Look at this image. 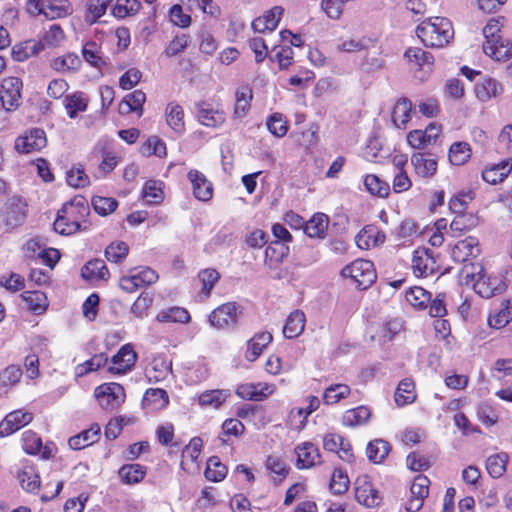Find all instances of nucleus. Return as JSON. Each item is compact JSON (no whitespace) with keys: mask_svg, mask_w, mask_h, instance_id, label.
<instances>
[{"mask_svg":"<svg viewBox=\"0 0 512 512\" xmlns=\"http://www.w3.org/2000/svg\"><path fill=\"white\" fill-rule=\"evenodd\" d=\"M404 58L416 79L424 81L432 72L434 58L431 53L418 47H411L405 51Z\"/></svg>","mask_w":512,"mask_h":512,"instance_id":"5","label":"nucleus"},{"mask_svg":"<svg viewBox=\"0 0 512 512\" xmlns=\"http://www.w3.org/2000/svg\"><path fill=\"white\" fill-rule=\"evenodd\" d=\"M484 53L496 61H505L512 57V43L509 40H499V42H484Z\"/></svg>","mask_w":512,"mask_h":512,"instance_id":"34","label":"nucleus"},{"mask_svg":"<svg viewBox=\"0 0 512 512\" xmlns=\"http://www.w3.org/2000/svg\"><path fill=\"white\" fill-rule=\"evenodd\" d=\"M289 253V248L285 244L274 241L271 242L265 250L264 263L269 269L276 267Z\"/></svg>","mask_w":512,"mask_h":512,"instance_id":"37","label":"nucleus"},{"mask_svg":"<svg viewBox=\"0 0 512 512\" xmlns=\"http://www.w3.org/2000/svg\"><path fill=\"white\" fill-rule=\"evenodd\" d=\"M231 396L227 389H215L202 392L198 396V404L203 408L217 409Z\"/></svg>","mask_w":512,"mask_h":512,"instance_id":"31","label":"nucleus"},{"mask_svg":"<svg viewBox=\"0 0 512 512\" xmlns=\"http://www.w3.org/2000/svg\"><path fill=\"white\" fill-rule=\"evenodd\" d=\"M81 275L84 279L92 283H96L99 281H107L110 273L103 260L93 259L83 266L81 269Z\"/></svg>","mask_w":512,"mask_h":512,"instance_id":"24","label":"nucleus"},{"mask_svg":"<svg viewBox=\"0 0 512 512\" xmlns=\"http://www.w3.org/2000/svg\"><path fill=\"white\" fill-rule=\"evenodd\" d=\"M18 479L24 490L35 492L40 487V479L32 467H25L18 473Z\"/></svg>","mask_w":512,"mask_h":512,"instance_id":"59","label":"nucleus"},{"mask_svg":"<svg viewBox=\"0 0 512 512\" xmlns=\"http://www.w3.org/2000/svg\"><path fill=\"white\" fill-rule=\"evenodd\" d=\"M28 308L36 314H40L48 307L46 296L40 291H26L22 294Z\"/></svg>","mask_w":512,"mask_h":512,"instance_id":"53","label":"nucleus"},{"mask_svg":"<svg viewBox=\"0 0 512 512\" xmlns=\"http://www.w3.org/2000/svg\"><path fill=\"white\" fill-rule=\"evenodd\" d=\"M275 390L274 385L258 382L243 383L236 389V395L244 400L262 401Z\"/></svg>","mask_w":512,"mask_h":512,"instance_id":"18","label":"nucleus"},{"mask_svg":"<svg viewBox=\"0 0 512 512\" xmlns=\"http://www.w3.org/2000/svg\"><path fill=\"white\" fill-rule=\"evenodd\" d=\"M81 59L75 53H67L63 56L57 57L52 60L53 69L66 72V71H76L81 66Z\"/></svg>","mask_w":512,"mask_h":512,"instance_id":"49","label":"nucleus"},{"mask_svg":"<svg viewBox=\"0 0 512 512\" xmlns=\"http://www.w3.org/2000/svg\"><path fill=\"white\" fill-rule=\"evenodd\" d=\"M163 183L156 180H149L145 183L142 190V197L149 204H159L164 198Z\"/></svg>","mask_w":512,"mask_h":512,"instance_id":"52","label":"nucleus"},{"mask_svg":"<svg viewBox=\"0 0 512 512\" xmlns=\"http://www.w3.org/2000/svg\"><path fill=\"white\" fill-rule=\"evenodd\" d=\"M411 111L412 103L408 99L398 100L392 111L393 124L399 129L405 128L410 120Z\"/></svg>","mask_w":512,"mask_h":512,"instance_id":"39","label":"nucleus"},{"mask_svg":"<svg viewBox=\"0 0 512 512\" xmlns=\"http://www.w3.org/2000/svg\"><path fill=\"white\" fill-rule=\"evenodd\" d=\"M82 55L85 61L91 66L101 68L106 65V61L100 55V50L95 42H88L83 46Z\"/></svg>","mask_w":512,"mask_h":512,"instance_id":"63","label":"nucleus"},{"mask_svg":"<svg viewBox=\"0 0 512 512\" xmlns=\"http://www.w3.org/2000/svg\"><path fill=\"white\" fill-rule=\"evenodd\" d=\"M355 498L365 507L373 508L381 503L382 497L367 475H361L354 482Z\"/></svg>","mask_w":512,"mask_h":512,"instance_id":"9","label":"nucleus"},{"mask_svg":"<svg viewBox=\"0 0 512 512\" xmlns=\"http://www.w3.org/2000/svg\"><path fill=\"white\" fill-rule=\"evenodd\" d=\"M22 81L17 77H8L2 81L0 100L6 110H13L19 105Z\"/></svg>","mask_w":512,"mask_h":512,"instance_id":"13","label":"nucleus"},{"mask_svg":"<svg viewBox=\"0 0 512 512\" xmlns=\"http://www.w3.org/2000/svg\"><path fill=\"white\" fill-rule=\"evenodd\" d=\"M472 150L467 142H454L449 149V161L451 164L460 166L465 164L471 157Z\"/></svg>","mask_w":512,"mask_h":512,"instance_id":"43","label":"nucleus"},{"mask_svg":"<svg viewBox=\"0 0 512 512\" xmlns=\"http://www.w3.org/2000/svg\"><path fill=\"white\" fill-rule=\"evenodd\" d=\"M195 115L201 125L209 128L221 127L226 119L223 111L214 109L211 104L204 101L195 103Z\"/></svg>","mask_w":512,"mask_h":512,"instance_id":"14","label":"nucleus"},{"mask_svg":"<svg viewBox=\"0 0 512 512\" xmlns=\"http://www.w3.org/2000/svg\"><path fill=\"white\" fill-rule=\"evenodd\" d=\"M240 306L235 302H227L215 308L208 316L210 325L216 329H225L237 324L240 317Z\"/></svg>","mask_w":512,"mask_h":512,"instance_id":"8","label":"nucleus"},{"mask_svg":"<svg viewBox=\"0 0 512 512\" xmlns=\"http://www.w3.org/2000/svg\"><path fill=\"white\" fill-rule=\"evenodd\" d=\"M283 9L275 6L267 11L263 16L257 17L252 21V28L257 33H266L274 31L282 17Z\"/></svg>","mask_w":512,"mask_h":512,"instance_id":"22","label":"nucleus"},{"mask_svg":"<svg viewBox=\"0 0 512 512\" xmlns=\"http://www.w3.org/2000/svg\"><path fill=\"white\" fill-rule=\"evenodd\" d=\"M508 459V454L504 452L489 456L486 460V469L489 475L493 478H500L506 472Z\"/></svg>","mask_w":512,"mask_h":512,"instance_id":"45","label":"nucleus"},{"mask_svg":"<svg viewBox=\"0 0 512 512\" xmlns=\"http://www.w3.org/2000/svg\"><path fill=\"white\" fill-rule=\"evenodd\" d=\"M297 456L296 467L309 469L321 463V455L318 447L311 442H303L295 447Z\"/></svg>","mask_w":512,"mask_h":512,"instance_id":"17","label":"nucleus"},{"mask_svg":"<svg viewBox=\"0 0 512 512\" xmlns=\"http://www.w3.org/2000/svg\"><path fill=\"white\" fill-rule=\"evenodd\" d=\"M188 179L192 184L193 195L200 201H208L212 198L213 187L205 175L198 170H190Z\"/></svg>","mask_w":512,"mask_h":512,"instance_id":"21","label":"nucleus"},{"mask_svg":"<svg viewBox=\"0 0 512 512\" xmlns=\"http://www.w3.org/2000/svg\"><path fill=\"white\" fill-rule=\"evenodd\" d=\"M24 205L17 199H11L6 203L2 210V221L8 227H15L19 225L25 218Z\"/></svg>","mask_w":512,"mask_h":512,"instance_id":"27","label":"nucleus"},{"mask_svg":"<svg viewBox=\"0 0 512 512\" xmlns=\"http://www.w3.org/2000/svg\"><path fill=\"white\" fill-rule=\"evenodd\" d=\"M165 117L168 126L178 135L185 132L184 110L176 102H169L165 108Z\"/></svg>","mask_w":512,"mask_h":512,"instance_id":"29","label":"nucleus"},{"mask_svg":"<svg viewBox=\"0 0 512 512\" xmlns=\"http://www.w3.org/2000/svg\"><path fill=\"white\" fill-rule=\"evenodd\" d=\"M385 239L383 231L375 226H366L356 235L355 242L360 249H370L382 245Z\"/></svg>","mask_w":512,"mask_h":512,"instance_id":"23","label":"nucleus"},{"mask_svg":"<svg viewBox=\"0 0 512 512\" xmlns=\"http://www.w3.org/2000/svg\"><path fill=\"white\" fill-rule=\"evenodd\" d=\"M26 8L33 16L43 15L50 20L62 18L71 13L68 0H27Z\"/></svg>","mask_w":512,"mask_h":512,"instance_id":"4","label":"nucleus"},{"mask_svg":"<svg viewBox=\"0 0 512 512\" xmlns=\"http://www.w3.org/2000/svg\"><path fill=\"white\" fill-rule=\"evenodd\" d=\"M411 165L414 169V173L424 179L433 177L438 168V162L436 158L429 154L416 152L411 156Z\"/></svg>","mask_w":512,"mask_h":512,"instance_id":"19","label":"nucleus"},{"mask_svg":"<svg viewBox=\"0 0 512 512\" xmlns=\"http://www.w3.org/2000/svg\"><path fill=\"white\" fill-rule=\"evenodd\" d=\"M351 389L343 383L331 384L323 393V401L327 405H333L350 395Z\"/></svg>","mask_w":512,"mask_h":512,"instance_id":"47","label":"nucleus"},{"mask_svg":"<svg viewBox=\"0 0 512 512\" xmlns=\"http://www.w3.org/2000/svg\"><path fill=\"white\" fill-rule=\"evenodd\" d=\"M137 360V354L131 344L123 345L119 351L112 357V366L109 372L114 374H125L132 369Z\"/></svg>","mask_w":512,"mask_h":512,"instance_id":"16","label":"nucleus"},{"mask_svg":"<svg viewBox=\"0 0 512 512\" xmlns=\"http://www.w3.org/2000/svg\"><path fill=\"white\" fill-rule=\"evenodd\" d=\"M266 468L272 474L276 475L278 478L274 477V482L279 484L282 480L287 476L289 467L287 466L284 459L277 455H270L266 460Z\"/></svg>","mask_w":512,"mask_h":512,"instance_id":"51","label":"nucleus"},{"mask_svg":"<svg viewBox=\"0 0 512 512\" xmlns=\"http://www.w3.org/2000/svg\"><path fill=\"white\" fill-rule=\"evenodd\" d=\"M47 144L46 133L41 128H31L15 140V149L22 154L38 152Z\"/></svg>","mask_w":512,"mask_h":512,"instance_id":"10","label":"nucleus"},{"mask_svg":"<svg viewBox=\"0 0 512 512\" xmlns=\"http://www.w3.org/2000/svg\"><path fill=\"white\" fill-rule=\"evenodd\" d=\"M329 218L324 213H316L304 224V232L310 238L323 239L328 229Z\"/></svg>","mask_w":512,"mask_h":512,"instance_id":"30","label":"nucleus"},{"mask_svg":"<svg viewBox=\"0 0 512 512\" xmlns=\"http://www.w3.org/2000/svg\"><path fill=\"white\" fill-rule=\"evenodd\" d=\"M267 129L276 137H284L288 131V125L281 113H273L266 122Z\"/></svg>","mask_w":512,"mask_h":512,"instance_id":"64","label":"nucleus"},{"mask_svg":"<svg viewBox=\"0 0 512 512\" xmlns=\"http://www.w3.org/2000/svg\"><path fill=\"white\" fill-rule=\"evenodd\" d=\"M512 320V306L509 301L502 303V307L495 313L489 316L488 323L490 327L500 329L505 327Z\"/></svg>","mask_w":512,"mask_h":512,"instance_id":"55","label":"nucleus"},{"mask_svg":"<svg viewBox=\"0 0 512 512\" xmlns=\"http://www.w3.org/2000/svg\"><path fill=\"white\" fill-rule=\"evenodd\" d=\"M129 246L123 242H113L107 246L105 250V257L109 262L120 263L128 255Z\"/></svg>","mask_w":512,"mask_h":512,"instance_id":"62","label":"nucleus"},{"mask_svg":"<svg viewBox=\"0 0 512 512\" xmlns=\"http://www.w3.org/2000/svg\"><path fill=\"white\" fill-rule=\"evenodd\" d=\"M141 8L138 0H117L112 13L115 17L125 18L136 14Z\"/></svg>","mask_w":512,"mask_h":512,"instance_id":"60","label":"nucleus"},{"mask_svg":"<svg viewBox=\"0 0 512 512\" xmlns=\"http://www.w3.org/2000/svg\"><path fill=\"white\" fill-rule=\"evenodd\" d=\"M479 254L478 239L471 236L457 242L452 249V258L459 263L476 258Z\"/></svg>","mask_w":512,"mask_h":512,"instance_id":"20","label":"nucleus"},{"mask_svg":"<svg viewBox=\"0 0 512 512\" xmlns=\"http://www.w3.org/2000/svg\"><path fill=\"white\" fill-rule=\"evenodd\" d=\"M204 475L207 480L212 482L222 481L227 475V468L220 462L216 456L211 457L207 462Z\"/></svg>","mask_w":512,"mask_h":512,"instance_id":"54","label":"nucleus"},{"mask_svg":"<svg viewBox=\"0 0 512 512\" xmlns=\"http://www.w3.org/2000/svg\"><path fill=\"white\" fill-rule=\"evenodd\" d=\"M341 274L343 277L350 278L358 288L363 290L370 287L377 278L373 263L364 259H357L345 266Z\"/></svg>","mask_w":512,"mask_h":512,"instance_id":"3","label":"nucleus"},{"mask_svg":"<svg viewBox=\"0 0 512 512\" xmlns=\"http://www.w3.org/2000/svg\"><path fill=\"white\" fill-rule=\"evenodd\" d=\"M504 289L505 284L498 276L488 275L486 271L481 268L478 272V278L474 283V290L477 294L488 299L502 293Z\"/></svg>","mask_w":512,"mask_h":512,"instance_id":"12","label":"nucleus"},{"mask_svg":"<svg viewBox=\"0 0 512 512\" xmlns=\"http://www.w3.org/2000/svg\"><path fill=\"white\" fill-rule=\"evenodd\" d=\"M395 403L399 407L411 404L416 399L415 384L412 379L405 378L398 384L394 395Z\"/></svg>","mask_w":512,"mask_h":512,"instance_id":"35","label":"nucleus"},{"mask_svg":"<svg viewBox=\"0 0 512 512\" xmlns=\"http://www.w3.org/2000/svg\"><path fill=\"white\" fill-rule=\"evenodd\" d=\"M95 397L99 405L106 411H113L125 401L124 388L115 382L104 383L95 389Z\"/></svg>","mask_w":512,"mask_h":512,"instance_id":"7","label":"nucleus"},{"mask_svg":"<svg viewBox=\"0 0 512 512\" xmlns=\"http://www.w3.org/2000/svg\"><path fill=\"white\" fill-rule=\"evenodd\" d=\"M512 170V160L506 159L500 163L485 169L482 172V178L489 184H497L502 182Z\"/></svg>","mask_w":512,"mask_h":512,"instance_id":"33","label":"nucleus"},{"mask_svg":"<svg viewBox=\"0 0 512 512\" xmlns=\"http://www.w3.org/2000/svg\"><path fill=\"white\" fill-rule=\"evenodd\" d=\"M146 101V94L142 90H135L132 93L127 94L119 104V113L127 115L132 112L142 116L143 105Z\"/></svg>","mask_w":512,"mask_h":512,"instance_id":"26","label":"nucleus"},{"mask_svg":"<svg viewBox=\"0 0 512 512\" xmlns=\"http://www.w3.org/2000/svg\"><path fill=\"white\" fill-rule=\"evenodd\" d=\"M416 34L425 46L442 48L453 39L454 30L449 19L430 17L417 26Z\"/></svg>","mask_w":512,"mask_h":512,"instance_id":"2","label":"nucleus"},{"mask_svg":"<svg viewBox=\"0 0 512 512\" xmlns=\"http://www.w3.org/2000/svg\"><path fill=\"white\" fill-rule=\"evenodd\" d=\"M156 320L161 323H187L190 315L186 309L176 306L161 310Z\"/></svg>","mask_w":512,"mask_h":512,"instance_id":"41","label":"nucleus"},{"mask_svg":"<svg viewBox=\"0 0 512 512\" xmlns=\"http://www.w3.org/2000/svg\"><path fill=\"white\" fill-rule=\"evenodd\" d=\"M159 276L149 267L134 268L131 274L120 278L119 286L127 293H134L140 288L154 284Z\"/></svg>","mask_w":512,"mask_h":512,"instance_id":"6","label":"nucleus"},{"mask_svg":"<svg viewBox=\"0 0 512 512\" xmlns=\"http://www.w3.org/2000/svg\"><path fill=\"white\" fill-rule=\"evenodd\" d=\"M89 213V206L84 199H74L65 203L58 211L54 221L55 232L61 235H71L77 231L86 230V217Z\"/></svg>","mask_w":512,"mask_h":512,"instance_id":"1","label":"nucleus"},{"mask_svg":"<svg viewBox=\"0 0 512 512\" xmlns=\"http://www.w3.org/2000/svg\"><path fill=\"white\" fill-rule=\"evenodd\" d=\"M64 104L68 116L73 119L87 109L88 99L83 92H75L65 97Z\"/></svg>","mask_w":512,"mask_h":512,"instance_id":"40","label":"nucleus"},{"mask_svg":"<svg viewBox=\"0 0 512 512\" xmlns=\"http://www.w3.org/2000/svg\"><path fill=\"white\" fill-rule=\"evenodd\" d=\"M118 473L124 483L132 485L137 484L144 479L146 469L140 464H126L119 469Z\"/></svg>","mask_w":512,"mask_h":512,"instance_id":"42","label":"nucleus"},{"mask_svg":"<svg viewBox=\"0 0 512 512\" xmlns=\"http://www.w3.org/2000/svg\"><path fill=\"white\" fill-rule=\"evenodd\" d=\"M411 268L416 277H427L438 270L434 252L428 248H418L414 251Z\"/></svg>","mask_w":512,"mask_h":512,"instance_id":"11","label":"nucleus"},{"mask_svg":"<svg viewBox=\"0 0 512 512\" xmlns=\"http://www.w3.org/2000/svg\"><path fill=\"white\" fill-rule=\"evenodd\" d=\"M33 420V414L28 411L15 410L8 413L0 422V437L9 436Z\"/></svg>","mask_w":512,"mask_h":512,"instance_id":"15","label":"nucleus"},{"mask_svg":"<svg viewBox=\"0 0 512 512\" xmlns=\"http://www.w3.org/2000/svg\"><path fill=\"white\" fill-rule=\"evenodd\" d=\"M198 279L202 283L201 295L208 298L214 285L220 279V274L215 269L207 268L198 273Z\"/></svg>","mask_w":512,"mask_h":512,"instance_id":"57","label":"nucleus"},{"mask_svg":"<svg viewBox=\"0 0 512 512\" xmlns=\"http://www.w3.org/2000/svg\"><path fill=\"white\" fill-rule=\"evenodd\" d=\"M110 0H88L86 3L85 22L92 25L107 11Z\"/></svg>","mask_w":512,"mask_h":512,"instance_id":"46","label":"nucleus"},{"mask_svg":"<svg viewBox=\"0 0 512 512\" xmlns=\"http://www.w3.org/2000/svg\"><path fill=\"white\" fill-rule=\"evenodd\" d=\"M390 451V445L383 439H376L368 443L366 448V454L368 459L375 463H381Z\"/></svg>","mask_w":512,"mask_h":512,"instance_id":"44","label":"nucleus"},{"mask_svg":"<svg viewBox=\"0 0 512 512\" xmlns=\"http://www.w3.org/2000/svg\"><path fill=\"white\" fill-rule=\"evenodd\" d=\"M100 434V426L95 424L90 429L71 437L68 441L69 446L74 450H80L95 443Z\"/></svg>","mask_w":512,"mask_h":512,"instance_id":"38","label":"nucleus"},{"mask_svg":"<svg viewBox=\"0 0 512 512\" xmlns=\"http://www.w3.org/2000/svg\"><path fill=\"white\" fill-rule=\"evenodd\" d=\"M171 366L163 358H156L151 362V368L147 370L148 380L159 382L169 374Z\"/></svg>","mask_w":512,"mask_h":512,"instance_id":"56","label":"nucleus"},{"mask_svg":"<svg viewBox=\"0 0 512 512\" xmlns=\"http://www.w3.org/2000/svg\"><path fill=\"white\" fill-rule=\"evenodd\" d=\"M201 447H202V440L198 437H195L190 440L189 444L184 447L182 450V460H181V466L183 469H186L185 466L190 461L191 463H194L197 461L200 453H201Z\"/></svg>","mask_w":512,"mask_h":512,"instance_id":"61","label":"nucleus"},{"mask_svg":"<svg viewBox=\"0 0 512 512\" xmlns=\"http://www.w3.org/2000/svg\"><path fill=\"white\" fill-rule=\"evenodd\" d=\"M502 91V85L493 78H483L475 88V93L480 101H488L497 97Z\"/></svg>","mask_w":512,"mask_h":512,"instance_id":"36","label":"nucleus"},{"mask_svg":"<svg viewBox=\"0 0 512 512\" xmlns=\"http://www.w3.org/2000/svg\"><path fill=\"white\" fill-rule=\"evenodd\" d=\"M252 99V91L248 87H241L236 91V103L234 108V115L238 118H242L246 115L250 107V101Z\"/></svg>","mask_w":512,"mask_h":512,"instance_id":"58","label":"nucleus"},{"mask_svg":"<svg viewBox=\"0 0 512 512\" xmlns=\"http://www.w3.org/2000/svg\"><path fill=\"white\" fill-rule=\"evenodd\" d=\"M306 317L300 310H295L286 319L283 328V334L288 339H294L300 336L305 328Z\"/></svg>","mask_w":512,"mask_h":512,"instance_id":"32","label":"nucleus"},{"mask_svg":"<svg viewBox=\"0 0 512 512\" xmlns=\"http://www.w3.org/2000/svg\"><path fill=\"white\" fill-rule=\"evenodd\" d=\"M169 403V396L164 389L149 388L144 393L142 399L143 408L149 411H158L164 409Z\"/></svg>","mask_w":512,"mask_h":512,"instance_id":"28","label":"nucleus"},{"mask_svg":"<svg viewBox=\"0 0 512 512\" xmlns=\"http://www.w3.org/2000/svg\"><path fill=\"white\" fill-rule=\"evenodd\" d=\"M370 418V410L365 406H359L354 409L347 410L342 417L345 426L354 427L367 422Z\"/></svg>","mask_w":512,"mask_h":512,"instance_id":"48","label":"nucleus"},{"mask_svg":"<svg viewBox=\"0 0 512 512\" xmlns=\"http://www.w3.org/2000/svg\"><path fill=\"white\" fill-rule=\"evenodd\" d=\"M273 337L270 332L263 331L256 333L248 342L245 352L246 360L254 362L271 343Z\"/></svg>","mask_w":512,"mask_h":512,"instance_id":"25","label":"nucleus"},{"mask_svg":"<svg viewBox=\"0 0 512 512\" xmlns=\"http://www.w3.org/2000/svg\"><path fill=\"white\" fill-rule=\"evenodd\" d=\"M405 298L413 307L424 309L430 303L431 294L422 287L415 286L406 292Z\"/></svg>","mask_w":512,"mask_h":512,"instance_id":"50","label":"nucleus"}]
</instances>
